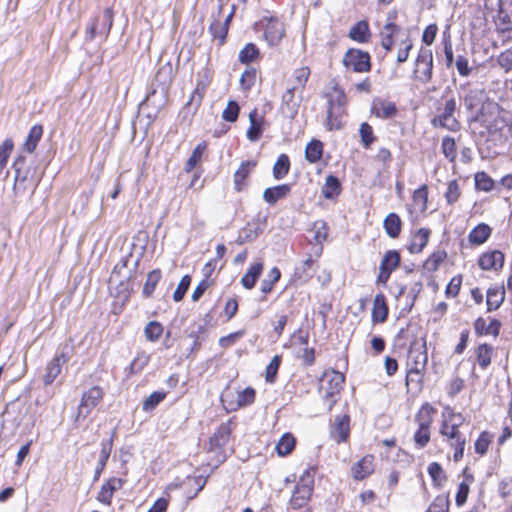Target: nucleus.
Returning a JSON list of instances; mask_svg holds the SVG:
<instances>
[{"label":"nucleus","instance_id":"obj_47","mask_svg":"<svg viewBox=\"0 0 512 512\" xmlns=\"http://www.w3.org/2000/svg\"><path fill=\"white\" fill-rule=\"evenodd\" d=\"M446 257L447 253L444 250H437L425 261L424 268L429 272L436 271Z\"/></svg>","mask_w":512,"mask_h":512},{"label":"nucleus","instance_id":"obj_11","mask_svg":"<svg viewBox=\"0 0 512 512\" xmlns=\"http://www.w3.org/2000/svg\"><path fill=\"white\" fill-rule=\"evenodd\" d=\"M456 111L455 99H449L445 102L444 107L439 115L433 118L432 124L434 126H440L450 131H457L460 127L459 122L454 117Z\"/></svg>","mask_w":512,"mask_h":512},{"label":"nucleus","instance_id":"obj_44","mask_svg":"<svg viewBox=\"0 0 512 512\" xmlns=\"http://www.w3.org/2000/svg\"><path fill=\"white\" fill-rule=\"evenodd\" d=\"M406 385L408 389L421 390L425 371L406 370Z\"/></svg>","mask_w":512,"mask_h":512},{"label":"nucleus","instance_id":"obj_32","mask_svg":"<svg viewBox=\"0 0 512 512\" xmlns=\"http://www.w3.org/2000/svg\"><path fill=\"white\" fill-rule=\"evenodd\" d=\"M231 435L230 422L222 423L211 437V444L215 447H223L228 443Z\"/></svg>","mask_w":512,"mask_h":512},{"label":"nucleus","instance_id":"obj_23","mask_svg":"<svg viewBox=\"0 0 512 512\" xmlns=\"http://www.w3.org/2000/svg\"><path fill=\"white\" fill-rule=\"evenodd\" d=\"M291 191L289 184H281L266 188L263 192V199L270 205H274L278 200L286 197Z\"/></svg>","mask_w":512,"mask_h":512},{"label":"nucleus","instance_id":"obj_14","mask_svg":"<svg viewBox=\"0 0 512 512\" xmlns=\"http://www.w3.org/2000/svg\"><path fill=\"white\" fill-rule=\"evenodd\" d=\"M131 255H128L126 257H123L113 268L109 280L108 285L109 288L112 289L113 287L117 286H127L128 280L130 278V272L126 273L128 261Z\"/></svg>","mask_w":512,"mask_h":512},{"label":"nucleus","instance_id":"obj_1","mask_svg":"<svg viewBox=\"0 0 512 512\" xmlns=\"http://www.w3.org/2000/svg\"><path fill=\"white\" fill-rule=\"evenodd\" d=\"M473 120L479 122L492 137H502L508 131L510 114L497 103L486 101L473 116Z\"/></svg>","mask_w":512,"mask_h":512},{"label":"nucleus","instance_id":"obj_57","mask_svg":"<svg viewBox=\"0 0 512 512\" xmlns=\"http://www.w3.org/2000/svg\"><path fill=\"white\" fill-rule=\"evenodd\" d=\"M413 201L416 205H418L421 211H424L427 208L428 201V187L427 185H422L413 193Z\"/></svg>","mask_w":512,"mask_h":512},{"label":"nucleus","instance_id":"obj_61","mask_svg":"<svg viewBox=\"0 0 512 512\" xmlns=\"http://www.w3.org/2000/svg\"><path fill=\"white\" fill-rule=\"evenodd\" d=\"M190 283H191V277L189 275H184L181 278L176 290L173 293L174 301L178 302L183 299V297L185 296V294L190 286Z\"/></svg>","mask_w":512,"mask_h":512},{"label":"nucleus","instance_id":"obj_53","mask_svg":"<svg viewBox=\"0 0 512 512\" xmlns=\"http://www.w3.org/2000/svg\"><path fill=\"white\" fill-rule=\"evenodd\" d=\"M205 148H206V146L204 144H198L194 148L191 156L188 158V160L185 164L184 170L186 172H190L195 168L197 163L201 160L203 151L205 150Z\"/></svg>","mask_w":512,"mask_h":512},{"label":"nucleus","instance_id":"obj_24","mask_svg":"<svg viewBox=\"0 0 512 512\" xmlns=\"http://www.w3.org/2000/svg\"><path fill=\"white\" fill-rule=\"evenodd\" d=\"M101 452H100V456H99V459H98V463H97V466L95 468V472H94V480H98L101 473L103 472L106 464H107V461L110 457V454H111V451H112V447H113V437H110L108 440H105L101 443Z\"/></svg>","mask_w":512,"mask_h":512},{"label":"nucleus","instance_id":"obj_13","mask_svg":"<svg viewBox=\"0 0 512 512\" xmlns=\"http://www.w3.org/2000/svg\"><path fill=\"white\" fill-rule=\"evenodd\" d=\"M330 436L337 442H346L350 436V416L348 414L337 415L330 426Z\"/></svg>","mask_w":512,"mask_h":512},{"label":"nucleus","instance_id":"obj_42","mask_svg":"<svg viewBox=\"0 0 512 512\" xmlns=\"http://www.w3.org/2000/svg\"><path fill=\"white\" fill-rule=\"evenodd\" d=\"M295 438L290 433H285L276 445L277 453L280 456H286L292 452L295 447Z\"/></svg>","mask_w":512,"mask_h":512},{"label":"nucleus","instance_id":"obj_55","mask_svg":"<svg viewBox=\"0 0 512 512\" xmlns=\"http://www.w3.org/2000/svg\"><path fill=\"white\" fill-rule=\"evenodd\" d=\"M310 76V69L308 67H301L294 71L293 73V79L294 84L293 86H298V89L303 90L305 88L306 82L308 81Z\"/></svg>","mask_w":512,"mask_h":512},{"label":"nucleus","instance_id":"obj_10","mask_svg":"<svg viewBox=\"0 0 512 512\" xmlns=\"http://www.w3.org/2000/svg\"><path fill=\"white\" fill-rule=\"evenodd\" d=\"M104 391L100 386H93L84 392L78 406L77 419L88 417L93 409L102 401Z\"/></svg>","mask_w":512,"mask_h":512},{"label":"nucleus","instance_id":"obj_12","mask_svg":"<svg viewBox=\"0 0 512 512\" xmlns=\"http://www.w3.org/2000/svg\"><path fill=\"white\" fill-rule=\"evenodd\" d=\"M13 169L15 171V190H25L27 188L25 185L26 182H31L32 186L36 185V180L34 179V171H32L30 168H26V158L24 156H19L14 161Z\"/></svg>","mask_w":512,"mask_h":512},{"label":"nucleus","instance_id":"obj_43","mask_svg":"<svg viewBox=\"0 0 512 512\" xmlns=\"http://www.w3.org/2000/svg\"><path fill=\"white\" fill-rule=\"evenodd\" d=\"M167 396L165 391H155L151 393L142 403V410L151 412L154 410Z\"/></svg>","mask_w":512,"mask_h":512},{"label":"nucleus","instance_id":"obj_16","mask_svg":"<svg viewBox=\"0 0 512 512\" xmlns=\"http://www.w3.org/2000/svg\"><path fill=\"white\" fill-rule=\"evenodd\" d=\"M375 458L372 455H366L351 467V473L355 480H363L374 472Z\"/></svg>","mask_w":512,"mask_h":512},{"label":"nucleus","instance_id":"obj_39","mask_svg":"<svg viewBox=\"0 0 512 512\" xmlns=\"http://www.w3.org/2000/svg\"><path fill=\"white\" fill-rule=\"evenodd\" d=\"M290 160L286 154H281L273 166V177L276 180L283 179L289 172Z\"/></svg>","mask_w":512,"mask_h":512},{"label":"nucleus","instance_id":"obj_20","mask_svg":"<svg viewBox=\"0 0 512 512\" xmlns=\"http://www.w3.org/2000/svg\"><path fill=\"white\" fill-rule=\"evenodd\" d=\"M399 262L400 255L397 251L390 250L386 252L380 264L379 278L383 281L388 280L392 271L398 267Z\"/></svg>","mask_w":512,"mask_h":512},{"label":"nucleus","instance_id":"obj_6","mask_svg":"<svg viewBox=\"0 0 512 512\" xmlns=\"http://www.w3.org/2000/svg\"><path fill=\"white\" fill-rule=\"evenodd\" d=\"M313 485L314 475L310 469H306L290 499V505L293 509H300L306 505L312 495Z\"/></svg>","mask_w":512,"mask_h":512},{"label":"nucleus","instance_id":"obj_48","mask_svg":"<svg viewBox=\"0 0 512 512\" xmlns=\"http://www.w3.org/2000/svg\"><path fill=\"white\" fill-rule=\"evenodd\" d=\"M388 308L383 297L376 296L372 308V320H386Z\"/></svg>","mask_w":512,"mask_h":512},{"label":"nucleus","instance_id":"obj_49","mask_svg":"<svg viewBox=\"0 0 512 512\" xmlns=\"http://www.w3.org/2000/svg\"><path fill=\"white\" fill-rule=\"evenodd\" d=\"M255 400V390L251 387H247L242 391L237 393L236 407L233 409H237L240 407H245L252 404Z\"/></svg>","mask_w":512,"mask_h":512},{"label":"nucleus","instance_id":"obj_19","mask_svg":"<svg viewBox=\"0 0 512 512\" xmlns=\"http://www.w3.org/2000/svg\"><path fill=\"white\" fill-rule=\"evenodd\" d=\"M478 264L483 270H498L504 264V254L499 250L486 252L480 256Z\"/></svg>","mask_w":512,"mask_h":512},{"label":"nucleus","instance_id":"obj_58","mask_svg":"<svg viewBox=\"0 0 512 512\" xmlns=\"http://www.w3.org/2000/svg\"><path fill=\"white\" fill-rule=\"evenodd\" d=\"M493 185V180L485 172L476 173L475 186L478 190L488 192L493 188Z\"/></svg>","mask_w":512,"mask_h":512},{"label":"nucleus","instance_id":"obj_41","mask_svg":"<svg viewBox=\"0 0 512 512\" xmlns=\"http://www.w3.org/2000/svg\"><path fill=\"white\" fill-rule=\"evenodd\" d=\"M231 17L232 15L230 14L224 22L214 21L209 27L211 34L214 38L219 39L220 44L225 41Z\"/></svg>","mask_w":512,"mask_h":512},{"label":"nucleus","instance_id":"obj_5","mask_svg":"<svg viewBox=\"0 0 512 512\" xmlns=\"http://www.w3.org/2000/svg\"><path fill=\"white\" fill-rule=\"evenodd\" d=\"M328 98V109H327V119L326 124L329 130L332 129H340L341 125L338 120L344 113V108L346 105V96L343 90L334 87L333 91L327 94Z\"/></svg>","mask_w":512,"mask_h":512},{"label":"nucleus","instance_id":"obj_36","mask_svg":"<svg viewBox=\"0 0 512 512\" xmlns=\"http://www.w3.org/2000/svg\"><path fill=\"white\" fill-rule=\"evenodd\" d=\"M43 135V128L41 125H34L32 126V128L30 129L29 133H28V136H27V139L24 143V150L29 152V153H32L36 147H37V144L39 142V140L41 139Z\"/></svg>","mask_w":512,"mask_h":512},{"label":"nucleus","instance_id":"obj_35","mask_svg":"<svg viewBox=\"0 0 512 512\" xmlns=\"http://www.w3.org/2000/svg\"><path fill=\"white\" fill-rule=\"evenodd\" d=\"M323 154V144L319 140L310 141L305 148V158L310 163L318 162Z\"/></svg>","mask_w":512,"mask_h":512},{"label":"nucleus","instance_id":"obj_54","mask_svg":"<svg viewBox=\"0 0 512 512\" xmlns=\"http://www.w3.org/2000/svg\"><path fill=\"white\" fill-rule=\"evenodd\" d=\"M442 152L444 156L451 162L456 158V143L454 138L446 136L442 139Z\"/></svg>","mask_w":512,"mask_h":512},{"label":"nucleus","instance_id":"obj_40","mask_svg":"<svg viewBox=\"0 0 512 512\" xmlns=\"http://www.w3.org/2000/svg\"><path fill=\"white\" fill-rule=\"evenodd\" d=\"M259 55L258 47L254 43H248L240 50L238 59L242 64H249L254 62Z\"/></svg>","mask_w":512,"mask_h":512},{"label":"nucleus","instance_id":"obj_2","mask_svg":"<svg viewBox=\"0 0 512 512\" xmlns=\"http://www.w3.org/2000/svg\"><path fill=\"white\" fill-rule=\"evenodd\" d=\"M464 418L461 413H455L451 408L446 407L443 413V420L440 426V434L445 438L450 447L454 449L453 459L458 462L463 458L466 437L460 431Z\"/></svg>","mask_w":512,"mask_h":512},{"label":"nucleus","instance_id":"obj_64","mask_svg":"<svg viewBox=\"0 0 512 512\" xmlns=\"http://www.w3.org/2000/svg\"><path fill=\"white\" fill-rule=\"evenodd\" d=\"M497 62L505 71H512V48L503 51L498 56Z\"/></svg>","mask_w":512,"mask_h":512},{"label":"nucleus","instance_id":"obj_37","mask_svg":"<svg viewBox=\"0 0 512 512\" xmlns=\"http://www.w3.org/2000/svg\"><path fill=\"white\" fill-rule=\"evenodd\" d=\"M490 233L491 228L487 224H479L469 233V240L473 244L480 245L488 239Z\"/></svg>","mask_w":512,"mask_h":512},{"label":"nucleus","instance_id":"obj_38","mask_svg":"<svg viewBox=\"0 0 512 512\" xmlns=\"http://www.w3.org/2000/svg\"><path fill=\"white\" fill-rule=\"evenodd\" d=\"M504 290L494 287L489 288L486 295V304L489 311L497 309L504 300Z\"/></svg>","mask_w":512,"mask_h":512},{"label":"nucleus","instance_id":"obj_50","mask_svg":"<svg viewBox=\"0 0 512 512\" xmlns=\"http://www.w3.org/2000/svg\"><path fill=\"white\" fill-rule=\"evenodd\" d=\"M501 322H475V330L480 335L497 336L500 330Z\"/></svg>","mask_w":512,"mask_h":512},{"label":"nucleus","instance_id":"obj_29","mask_svg":"<svg viewBox=\"0 0 512 512\" xmlns=\"http://www.w3.org/2000/svg\"><path fill=\"white\" fill-rule=\"evenodd\" d=\"M430 236V230L426 228L419 229L412 237L408 247L411 253H420L427 245Z\"/></svg>","mask_w":512,"mask_h":512},{"label":"nucleus","instance_id":"obj_63","mask_svg":"<svg viewBox=\"0 0 512 512\" xmlns=\"http://www.w3.org/2000/svg\"><path fill=\"white\" fill-rule=\"evenodd\" d=\"M257 237H258L257 229H254L250 225H247L245 228H243L240 231L236 242L238 244H244V243L251 242V241L255 240Z\"/></svg>","mask_w":512,"mask_h":512},{"label":"nucleus","instance_id":"obj_52","mask_svg":"<svg viewBox=\"0 0 512 512\" xmlns=\"http://www.w3.org/2000/svg\"><path fill=\"white\" fill-rule=\"evenodd\" d=\"M359 134L361 138V143L365 148H369L371 144L375 141L372 126L369 125L367 122H364L360 125Z\"/></svg>","mask_w":512,"mask_h":512},{"label":"nucleus","instance_id":"obj_21","mask_svg":"<svg viewBox=\"0 0 512 512\" xmlns=\"http://www.w3.org/2000/svg\"><path fill=\"white\" fill-rule=\"evenodd\" d=\"M427 354L418 347L411 346L407 356L406 370L424 371L427 363Z\"/></svg>","mask_w":512,"mask_h":512},{"label":"nucleus","instance_id":"obj_51","mask_svg":"<svg viewBox=\"0 0 512 512\" xmlns=\"http://www.w3.org/2000/svg\"><path fill=\"white\" fill-rule=\"evenodd\" d=\"M492 347L487 344H482L477 350V361L479 365L485 369L491 363Z\"/></svg>","mask_w":512,"mask_h":512},{"label":"nucleus","instance_id":"obj_56","mask_svg":"<svg viewBox=\"0 0 512 512\" xmlns=\"http://www.w3.org/2000/svg\"><path fill=\"white\" fill-rule=\"evenodd\" d=\"M240 107L236 101L230 100L223 110L222 118L227 122H235L238 118Z\"/></svg>","mask_w":512,"mask_h":512},{"label":"nucleus","instance_id":"obj_33","mask_svg":"<svg viewBox=\"0 0 512 512\" xmlns=\"http://www.w3.org/2000/svg\"><path fill=\"white\" fill-rule=\"evenodd\" d=\"M341 192V183L334 175L326 177L325 184L322 188V194L326 199H333Z\"/></svg>","mask_w":512,"mask_h":512},{"label":"nucleus","instance_id":"obj_31","mask_svg":"<svg viewBox=\"0 0 512 512\" xmlns=\"http://www.w3.org/2000/svg\"><path fill=\"white\" fill-rule=\"evenodd\" d=\"M263 270L261 262L254 263L248 271L242 276L241 283L246 289H252Z\"/></svg>","mask_w":512,"mask_h":512},{"label":"nucleus","instance_id":"obj_46","mask_svg":"<svg viewBox=\"0 0 512 512\" xmlns=\"http://www.w3.org/2000/svg\"><path fill=\"white\" fill-rule=\"evenodd\" d=\"M296 90H298V86H292L282 96L283 105L287 107L292 115L297 113L299 107V101L294 100Z\"/></svg>","mask_w":512,"mask_h":512},{"label":"nucleus","instance_id":"obj_15","mask_svg":"<svg viewBox=\"0 0 512 512\" xmlns=\"http://www.w3.org/2000/svg\"><path fill=\"white\" fill-rule=\"evenodd\" d=\"M285 33L284 25L275 18H270L265 26L264 37L270 46H276L280 43Z\"/></svg>","mask_w":512,"mask_h":512},{"label":"nucleus","instance_id":"obj_28","mask_svg":"<svg viewBox=\"0 0 512 512\" xmlns=\"http://www.w3.org/2000/svg\"><path fill=\"white\" fill-rule=\"evenodd\" d=\"M206 83L202 80L198 81L195 89L193 90L189 101L185 104L184 109L193 108V113H196L200 107L206 91Z\"/></svg>","mask_w":512,"mask_h":512},{"label":"nucleus","instance_id":"obj_4","mask_svg":"<svg viewBox=\"0 0 512 512\" xmlns=\"http://www.w3.org/2000/svg\"><path fill=\"white\" fill-rule=\"evenodd\" d=\"M435 409L428 403L421 406L415 415L418 429L414 433L413 440L417 448H424L430 441V426L433 422Z\"/></svg>","mask_w":512,"mask_h":512},{"label":"nucleus","instance_id":"obj_26","mask_svg":"<svg viewBox=\"0 0 512 512\" xmlns=\"http://www.w3.org/2000/svg\"><path fill=\"white\" fill-rule=\"evenodd\" d=\"M349 37L356 42L366 43L370 38L369 24L366 20L358 21L350 28Z\"/></svg>","mask_w":512,"mask_h":512},{"label":"nucleus","instance_id":"obj_17","mask_svg":"<svg viewBox=\"0 0 512 512\" xmlns=\"http://www.w3.org/2000/svg\"><path fill=\"white\" fill-rule=\"evenodd\" d=\"M67 360L68 357L63 352L54 356L46 366V373L43 376L45 385L53 383L56 377L61 373L62 366L67 362Z\"/></svg>","mask_w":512,"mask_h":512},{"label":"nucleus","instance_id":"obj_62","mask_svg":"<svg viewBox=\"0 0 512 512\" xmlns=\"http://www.w3.org/2000/svg\"><path fill=\"white\" fill-rule=\"evenodd\" d=\"M163 333V327L160 322H148L145 327V335L148 340L155 341Z\"/></svg>","mask_w":512,"mask_h":512},{"label":"nucleus","instance_id":"obj_60","mask_svg":"<svg viewBox=\"0 0 512 512\" xmlns=\"http://www.w3.org/2000/svg\"><path fill=\"white\" fill-rule=\"evenodd\" d=\"M13 146L14 144L11 139H6L2 145H0V173L7 164V160L13 150Z\"/></svg>","mask_w":512,"mask_h":512},{"label":"nucleus","instance_id":"obj_3","mask_svg":"<svg viewBox=\"0 0 512 512\" xmlns=\"http://www.w3.org/2000/svg\"><path fill=\"white\" fill-rule=\"evenodd\" d=\"M344 381V374L335 370L326 371L320 379L319 391L328 411L337 403Z\"/></svg>","mask_w":512,"mask_h":512},{"label":"nucleus","instance_id":"obj_8","mask_svg":"<svg viewBox=\"0 0 512 512\" xmlns=\"http://www.w3.org/2000/svg\"><path fill=\"white\" fill-rule=\"evenodd\" d=\"M415 77L423 84L432 80L433 76V54L428 48H421L415 62Z\"/></svg>","mask_w":512,"mask_h":512},{"label":"nucleus","instance_id":"obj_22","mask_svg":"<svg viewBox=\"0 0 512 512\" xmlns=\"http://www.w3.org/2000/svg\"><path fill=\"white\" fill-rule=\"evenodd\" d=\"M249 122L250 126L246 133L247 138L252 142H256L263 133V117H259L257 110L254 109L249 114Z\"/></svg>","mask_w":512,"mask_h":512},{"label":"nucleus","instance_id":"obj_25","mask_svg":"<svg viewBox=\"0 0 512 512\" xmlns=\"http://www.w3.org/2000/svg\"><path fill=\"white\" fill-rule=\"evenodd\" d=\"M485 98V93L480 89H471L464 97V106L467 110L474 111L477 113ZM476 114H474L475 116Z\"/></svg>","mask_w":512,"mask_h":512},{"label":"nucleus","instance_id":"obj_34","mask_svg":"<svg viewBox=\"0 0 512 512\" xmlns=\"http://www.w3.org/2000/svg\"><path fill=\"white\" fill-rule=\"evenodd\" d=\"M313 265L314 260L309 255L295 268L294 277L301 282H307L313 275Z\"/></svg>","mask_w":512,"mask_h":512},{"label":"nucleus","instance_id":"obj_30","mask_svg":"<svg viewBox=\"0 0 512 512\" xmlns=\"http://www.w3.org/2000/svg\"><path fill=\"white\" fill-rule=\"evenodd\" d=\"M402 222L396 213H389L383 222V227L387 235L391 238H397L401 232Z\"/></svg>","mask_w":512,"mask_h":512},{"label":"nucleus","instance_id":"obj_9","mask_svg":"<svg viewBox=\"0 0 512 512\" xmlns=\"http://www.w3.org/2000/svg\"><path fill=\"white\" fill-rule=\"evenodd\" d=\"M368 52L350 48L343 57V65L354 72H368L371 69V60Z\"/></svg>","mask_w":512,"mask_h":512},{"label":"nucleus","instance_id":"obj_7","mask_svg":"<svg viewBox=\"0 0 512 512\" xmlns=\"http://www.w3.org/2000/svg\"><path fill=\"white\" fill-rule=\"evenodd\" d=\"M113 25V11L107 7L91 20L86 28V40L92 41L96 36L106 38Z\"/></svg>","mask_w":512,"mask_h":512},{"label":"nucleus","instance_id":"obj_59","mask_svg":"<svg viewBox=\"0 0 512 512\" xmlns=\"http://www.w3.org/2000/svg\"><path fill=\"white\" fill-rule=\"evenodd\" d=\"M427 470H428L430 477L432 478V480L435 483L440 485L441 483H443L446 480L445 473L439 463H437V462L430 463L428 465Z\"/></svg>","mask_w":512,"mask_h":512},{"label":"nucleus","instance_id":"obj_18","mask_svg":"<svg viewBox=\"0 0 512 512\" xmlns=\"http://www.w3.org/2000/svg\"><path fill=\"white\" fill-rule=\"evenodd\" d=\"M371 112L381 119H390L396 116L397 108L393 102L376 98L372 101Z\"/></svg>","mask_w":512,"mask_h":512},{"label":"nucleus","instance_id":"obj_45","mask_svg":"<svg viewBox=\"0 0 512 512\" xmlns=\"http://www.w3.org/2000/svg\"><path fill=\"white\" fill-rule=\"evenodd\" d=\"M162 277L161 270L160 269H154L151 272L148 273L146 282L143 287V294L146 297H149L153 294L157 283L160 281Z\"/></svg>","mask_w":512,"mask_h":512},{"label":"nucleus","instance_id":"obj_27","mask_svg":"<svg viewBox=\"0 0 512 512\" xmlns=\"http://www.w3.org/2000/svg\"><path fill=\"white\" fill-rule=\"evenodd\" d=\"M255 165L256 163L254 161H244L236 170V172L234 173V185L237 191H241L243 189L245 180L249 176Z\"/></svg>","mask_w":512,"mask_h":512}]
</instances>
